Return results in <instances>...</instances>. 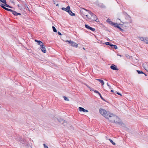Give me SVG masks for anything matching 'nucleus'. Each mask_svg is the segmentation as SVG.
<instances>
[{"instance_id":"f257e3e1","label":"nucleus","mask_w":148,"mask_h":148,"mask_svg":"<svg viewBox=\"0 0 148 148\" xmlns=\"http://www.w3.org/2000/svg\"><path fill=\"white\" fill-rule=\"evenodd\" d=\"M53 119L55 120H57L59 122L62 124V125L65 127H68L70 125L69 123L67 121L61 118H56L54 116Z\"/></svg>"},{"instance_id":"f03ea898","label":"nucleus","mask_w":148,"mask_h":148,"mask_svg":"<svg viewBox=\"0 0 148 148\" xmlns=\"http://www.w3.org/2000/svg\"><path fill=\"white\" fill-rule=\"evenodd\" d=\"M108 118L106 119H108L110 121L113 122L114 121V119L115 118L117 119V116L115 115L114 114L110 113L109 115L108 116Z\"/></svg>"},{"instance_id":"7ed1b4c3","label":"nucleus","mask_w":148,"mask_h":148,"mask_svg":"<svg viewBox=\"0 0 148 148\" xmlns=\"http://www.w3.org/2000/svg\"><path fill=\"white\" fill-rule=\"evenodd\" d=\"M99 111L100 113L106 119L107 118H108V116L110 113L109 112L105 110L102 109H100Z\"/></svg>"},{"instance_id":"20e7f679","label":"nucleus","mask_w":148,"mask_h":148,"mask_svg":"<svg viewBox=\"0 0 148 148\" xmlns=\"http://www.w3.org/2000/svg\"><path fill=\"white\" fill-rule=\"evenodd\" d=\"M89 21H95L96 22H99V20L97 19L96 16L93 13H92L91 16H90V18L89 19Z\"/></svg>"},{"instance_id":"39448f33","label":"nucleus","mask_w":148,"mask_h":148,"mask_svg":"<svg viewBox=\"0 0 148 148\" xmlns=\"http://www.w3.org/2000/svg\"><path fill=\"white\" fill-rule=\"evenodd\" d=\"M132 20L130 18H129V20L128 21H125V22H122L121 21V23L119 24L120 25H125V26L126 27L128 25L132 22Z\"/></svg>"},{"instance_id":"423d86ee","label":"nucleus","mask_w":148,"mask_h":148,"mask_svg":"<svg viewBox=\"0 0 148 148\" xmlns=\"http://www.w3.org/2000/svg\"><path fill=\"white\" fill-rule=\"evenodd\" d=\"M85 27L88 30H90L93 32H94L95 30V28H92L86 24H85Z\"/></svg>"},{"instance_id":"0eeeda50","label":"nucleus","mask_w":148,"mask_h":148,"mask_svg":"<svg viewBox=\"0 0 148 148\" xmlns=\"http://www.w3.org/2000/svg\"><path fill=\"white\" fill-rule=\"evenodd\" d=\"M14 60L11 58H9L8 59V62L11 64H15Z\"/></svg>"},{"instance_id":"6e6552de","label":"nucleus","mask_w":148,"mask_h":148,"mask_svg":"<svg viewBox=\"0 0 148 148\" xmlns=\"http://www.w3.org/2000/svg\"><path fill=\"white\" fill-rule=\"evenodd\" d=\"M143 68L148 72V63L145 62L143 64Z\"/></svg>"},{"instance_id":"1a4fd4ad","label":"nucleus","mask_w":148,"mask_h":148,"mask_svg":"<svg viewBox=\"0 0 148 148\" xmlns=\"http://www.w3.org/2000/svg\"><path fill=\"white\" fill-rule=\"evenodd\" d=\"M110 68L113 70H118L119 69L118 68L117 66L116 65L112 64L111 66H110Z\"/></svg>"},{"instance_id":"9d476101","label":"nucleus","mask_w":148,"mask_h":148,"mask_svg":"<svg viewBox=\"0 0 148 148\" xmlns=\"http://www.w3.org/2000/svg\"><path fill=\"white\" fill-rule=\"evenodd\" d=\"M0 1L2 2V4H3V5H5V6L8 8H11L9 5L6 3L5 0H0Z\"/></svg>"},{"instance_id":"9b49d317","label":"nucleus","mask_w":148,"mask_h":148,"mask_svg":"<svg viewBox=\"0 0 148 148\" xmlns=\"http://www.w3.org/2000/svg\"><path fill=\"white\" fill-rule=\"evenodd\" d=\"M63 98L64 99V101L66 103H69L70 102V99L69 97L65 96H63Z\"/></svg>"},{"instance_id":"f8f14e48","label":"nucleus","mask_w":148,"mask_h":148,"mask_svg":"<svg viewBox=\"0 0 148 148\" xmlns=\"http://www.w3.org/2000/svg\"><path fill=\"white\" fill-rule=\"evenodd\" d=\"M40 48L43 53H46V49L45 46L44 45L41 47H40Z\"/></svg>"},{"instance_id":"ddd939ff","label":"nucleus","mask_w":148,"mask_h":148,"mask_svg":"<svg viewBox=\"0 0 148 148\" xmlns=\"http://www.w3.org/2000/svg\"><path fill=\"white\" fill-rule=\"evenodd\" d=\"M91 14H92V12L89 14L86 15L85 16H84V19L86 20V21H89V19L90 18V16H91Z\"/></svg>"},{"instance_id":"4468645a","label":"nucleus","mask_w":148,"mask_h":148,"mask_svg":"<svg viewBox=\"0 0 148 148\" xmlns=\"http://www.w3.org/2000/svg\"><path fill=\"white\" fill-rule=\"evenodd\" d=\"M35 41L37 42V44L39 45L40 46V47H41V46H42L43 45H44L42 41H40L38 40H35Z\"/></svg>"},{"instance_id":"2eb2a0df","label":"nucleus","mask_w":148,"mask_h":148,"mask_svg":"<svg viewBox=\"0 0 148 148\" xmlns=\"http://www.w3.org/2000/svg\"><path fill=\"white\" fill-rule=\"evenodd\" d=\"M90 12L87 10L86 9H85L84 8V16H85L86 15H87L88 14H89V13H91Z\"/></svg>"},{"instance_id":"dca6fc26","label":"nucleus","mask_w":148,"mask_h":148,"mask_svg":"<svg viewBox=\"0 0 148 148\" xmlns=\"http://www.w3.org/2000/svg\"><path fill=\"white\" fill-rule=\"evenodd\" d=\"M118 119L117 118H115L114 119V121L113 122H114L116 123H121V121L119 118L117 117Z\"/></svg>"},{"instance_id":"f3484780","label":"nucleus","mask_w":148,"mask_h":148,"mask_svg":"<svg viewBox=\"0 0 148 148\" xmlns=\"http://www.w3.org/2000/svg\"><path fill=\"white\" fill-rule=\"evenodd\" d=\"M71 45L73 47L77 48L78 47V45L77 43L73 41L71 44Z\"/></svg>"},{"instance_id":"a211bd4d","label":"nucleus","mask_w":148,"mask_h":148,"mask_svg":"<svg viewBox=\"0 0 148 148\" xmlns=\"http://www.w3.org/2000/svg\"><path fill=\"white\" fill-rule=\"evenodd\" d=\"M96 79L101 84L102 86H103L104 84V82L103 80H102L99 79Z\"/></svg>"},{"instance_id":"6ab92c4d","label":"nucleus","mask_w":148,"mask_h":148,"mask_svg":"<svg viewBox=\"0 0 148 148\" xmlns=\"http://www.w3.org/2000/svg\"><path fill=\"white\" fill-rule=\"evenodd\" d=\"M107 21L108 23H109L110 24V25H113V23H114V22H112V21H111L110 19H108L107 20Z\"/></svg>"},{"instance_id":"aec40b11","label":"nucleus","mask_w":148,"mask_h":148,"mask_svg":"<svg viewBox=\"0 0 148 148\" xmlns=\"http://www.w3.org/2000/svg\"><path fill=\"white\" fill-rule=\"evenodd\" d=\"M68 13L69 14L72 16H75V14L73 13V12L70 10L69 11Z\"/></svg>"},{"instance_id":"412c9836","label":"nucleus","mask_w":148,"mask_h":148,"mask_svg":"<svg viewBox=\"0 0 148 148\" xmlns=\"http://www.w3.org/2000/svg\"><path fill=\"white\" fill-rule=\"evenodd\" d=\"M12 14H14V15H20L21 14L20 13H17L15 11H13L12 12Z\"/></svg>"},{"instance_id":"4be33fe9","label":"nucleus","mask_w":148,"mask_h":148,"mask_svg":"<svg viewBox=\"0 0 148 148\" xmlns=\"http://www.w3.org/2000/svg\"><path fill=\"white\" fill-rule=\"evenodd\" d=\"M1 6L2 8H3V9H4L7 10H8V11L9 10V9L8 8H6L5 7V5H3V4H1V5H0Z\"/></svg>"},{"instance_id":"5701e85b","label":"nucleus","mask_w":148,"mask_h":148,"mask_svg":"<svg viewBox=\"0 0 148 148\" xmlns=\"http://www.w3.org/2000/svg\"><path fill=\"white\" fill-rule=\"evenodd\" d=\"M70 7L69 6H68L66 8V11L67 12H69V11H70Z\"/></svg>"},{"instance_id":"b1692460","label":"nucleus","mask_w":148,"mask_h":148,"mask_svg":"<svg viewBox=\"0 0 148 148\" xmlns=\"http://www.w3.org/2000/svg\"><path fill=\"white\" fill-rule=\"evenodd\" d=\"M139 39L141 41H142L144 42L145 37H139Z\"/></svg>"},{"instance_id":"393cba45","label":"nucleus","mask_w":148,"mask_h":148,"mask_svg":"<svg viewBox=\"0 0 148 148\" xmlns=\"http://www.w3.org/2000/svg\"><path fill=\"white\" fill-rule=\"evenodd\" d=\"M52 28H53V31L54 32H57V30L55 27L53 26Z\"/></svg>"},{"instance_id":"a878e982","label":"nucleus","mask_w":148,"mask_h":148,"mask_svg":"<svg viewBox=\"0 0 148 148\" xmlns=\"http://www.w3.org/2000/svg\"><path fill=\"white\" fill-rule=\"evenodd\" d=\"M78 109L79 111L80 112L83 111V108L82 107H79Z\"/></svg>"},{"instance_id":"bb28decb","label":"nucleus","mask_w":148,"mask_h":148,"mask_svg":"<svg viewBox=\"0 0 148 148\" xmlns=\"http://www.w3.org/2000/svg\"><path fill=\"white\" fill-rule=\"evenodd\" d=\"M144 42L148 44V38L145 37Z\"/></svg>"},{"instance_id":"cd10ccee","label":"nucleus","mask_w":148,"mask_h":148,"mask_svg":"<svg viewBox=\"0 0 148 148\" xmlns=\"http://www.w3.org/2000/svg\"><path fill=\"white\" fill-rule=\"evenodd\" d=\"M108 140L113 145H115L116 144L112 140L110 139H109Z\"/></svg>"},{"instance_id":"c85d7f7f","label":"nucleus","mask_w":148,"mask_h":148,"mask_svg":"<svg viewBox=\"0 0 148 148\" xmlns=\"http://www.w3.org/2000/svg\"><path fill=\"white\" fill-rule=\"evenodd\" d=\"M118 24L117 23H114L112 25L114 26V27H116L118 25Z\"/></svg>"},{"instance_id":"c756f323","label":"nucleus","mask_w":148,"mask_h":148,"mask_svg":"<svg viewBox=\"0 0 148 148\" xmlns=\"http://www.w3.org/2000/svg\"><path fill=\"white\" fill-rule=\"evenodd\" d=\"M136 71L138 74L144 73L142 71L138 70H137Z\"/></svg>"},{"instance_id":"7c9ffc66","label":"nucleus","mask_w":148,"mask_h":148,"mask_svg":"<svg viewBox=\"0 0 148 148\" xmlns=\"http://www.w3.org/2000/svg\"><path fill=\"white\" fill-rule=\"evenodd\" d=\"M112 47L113 48H114V49H117V46L116 45H112Z\"/></svg>"},{"instance_id":"2f4dec72","label":"nucleus","mask_w":148,"mask_h":148,"mask_svg":"<svg viewBox=\"0 0 148 148\" xmlns=\"http://www.w3.org/2000/svg\"><path fill=\"white\" fill-rule=\"evenodd\" d=\"M65 41L67 42L68 43L71 44L72 42H73L71 40H65Z\"/></svg>"},{"instance_id":"473e14b6","label":"nucleus","mask_w":148,"mask_h":148,"mask_svg":"<svg viewBox=\"0 0 148 148\" xmlns=\"http://www.w3.org/2000/svg\"><path fill=\"white\" fill-rule=\"evenodd\" d=\"M94 91L95 93L98 94L99 95L100 94L99 92H98L96 90H94Z\"/></svg>"},{"instance_id":"72a5a7b5","label":"nucleus","mask_w":148,"mask_h":148,"mask_svg":"<svg viewBox=\"0 0 148 148\" xmlns=\"http://www.w3.org/2000/svg\"><path fill=\"white\" fill-rule=\"evenodd\" d=\"M104 44L107 45H110V43L108 42H106L104 43Z\"/></svg>"},{"instance_id":"f704fd0d","label":"nucleus","mask_w":148,"mask_h":148,"mask_svg":"<svg viewBox=\"0 0 148 148\" xmlns=\"http://www.w3.org/2000/svg\"><path fill=\"white\" fill-rule=\"evenodd\" d=\"M18 7H20L22 8V6L21 4H18Z\"/></svg>"},{"instance_id":"c9c22d12","label":"nucleus","mask_w":148,"mask_h":148,"mask_svg":"<svg viewBox=\"0 0 148 148\" xmlns=\"http://www.w3.org/2000/svg\"><path fill=\"white\" fill-rule=\"evenodd\" d=\"M99 95L100 96L101 98L103 100H104V99H103V98L102 97L101 95V94Z\"/></svg>"},{"instance_id":"e433bc0d","label":"nucleus","mask_w":148,"mask_h":148,"mask_svg":"<svg viewBox=\"0 0 148 148\" xmlns=\"http://www.w3.org/2000/svg\"><path fill=\"white\" fill-rule=\"evenodd\" d=\"M44 146V148H48V147L47 146V145L45 144H44L43 145Z\"/></svg>"},{"instance_id":"4c0bfd02","label":"nucleus","mask_w":148,"mask_h":148,"mask_svg":"<svg viewBox=\"0 0 148 148\" xmlns=\"http://www.w3.org/2000/svg\"><path fill=\"white\" fill-rule=\"evenodd\" d=\"M62 9L63 10H64V11H66V8H62Z\"/></svg>"},{"instance_id":"58836bf2","label":"nucleus","mask_w":148,"mask_h":148,"mask_svg":"<svg viewBox=\"0 0 148 148\" xmlns=\"http://www.w3.org/2000/svg\"><path fill=\"white\" fill-rule=\"evenodd\" d=\"M54 4H55L57 6H59V4L57 3H56V2H54Z\"/></svg>"},{"instance_id":"ea45409f","label":"nucleus","mask_w":148,"mask_h":148,"mask_svg":"<svg viewBox=\"0 0 148 148\" xmlns=\"http://www.w3.org/2000/svg\"><path fill=\"white\" fill-rule=\"evenodd\" d=\"M88 112V111L86 110H85L84 109V112Z\"/></svg>"},{"instance_id":"a19ab883","label":"nucleus","mask_w":148,"mask_h":148,"mask_svg":"<svg viewBox=\"0 0 148 148\" xmlns=\"http://www.w3.org/2000/svg\"><path fill=\"white\" fill-rule=\"evenodd\" d=\"M58 34L60 35H62V34H61V33L60 32H58Z\"/></svg>"},{"instance_id":"79ce46f5","label":"nucleus","mask_w":148,"mask_h":148,"mask_svg":"<svg viewBox=\"0 0 148 148\" xmlns=\"http://www.w3.org/2000/svg\"><path fill=\"white\" fill-rule=\"evenodd\" d=\"M117 94H118L119 95H121V96H122L121 94H120V93L118 92H117Z\"/></svg>"},{"instance_id":"37998d69","label":"nucleus","mask_w":148,"mask_h":148,"mask_svg":"<svg viewBox=\"0 0 148 148\" xmlns=\"http://www.w3.org/2000/svg\"><path fill=\"white\" fill-rule=\"evenodd\" d=\"M121 31H123V30L120 27L119 28Z\"/></svg>"},{"instance_id":"c03bdc74","label":"nucleus","mask_w":148,"mask_h":148,"mask_svg":"<svg viewBox=\"0 0 148 148\" xmlns=\"http://www.w3.org/2000/svg\"><path fill=\"white\" fill-rule=\"evenodd\" d=\"M89 88L90 89V91H94V90L92 89V88Z\"/></svg>"},{"instance_id":"a18cd8bd","label":"nucleus","mask_w":148,"mask_h":148,"mask_svg":"<svg viewBox=\"0 0 148 148\" xmlns=\"http://www.w3.org/2000/svg\"><path fill=\"white\" fill-rule=\"evenodd\" d=\"M119 25H120L119 24H118V25L116 27H117L118 28H120V27L119 26Z\"/></svg>"},{"instance_id":"49530a36","label":"nucleus","mask_w":148,"mask_h":148,"mask_svg":"<svg viewBox=\"0 0 148 148\" xmlns=\"http://www.w3.org/2000/svg\"><path fill=\"white\" fill-rule=\"evenodd\" d=\"M108 87L109 88L111 89H112V88L111 87V86L110 85L108 86Z\"/></svg>"},{"instance_id":"de8ad7c7","label":"nucleus","mask_w":148,"mask_h":148,"mask_svg":"<svg viewBox=\"0 0 148 148\" xmlns=\"http://www.w3.org/2000/svg\"><path fill=\"white\" fill-rule=\"evenodd\" d=\"M8 11L13 12V11L12 10L10 9H9Z\"/></svg>"},{"instance_id":"09e8293b","label":"nucleus","mask_w":148,"mask_h":148,"mask_svg":"<svg viewBox=\"0 0 148 148\" xmlns=\"http://www.w3.org/2000/svg\"><path fill=\"white\" fill-rule=\"evenodd\" d=\"M112 45V44H110V45H110V46H111L112 47V45Z\"/></svg>"},{"instance_id":"8fccbe9b","label":"nucleus","mask_w":148,"mask_h":148,"mask_svg":"<svg viewBox=\"0 0 148 148\" xmlns=\"http://www.w3.org/2000/svg\"><path fill=\"white\" fill-rule=\"evenodd\" d=\"M107 85L108 86L109 85L108 84V83H107Z\"/></svg>"},{"instance_id":"3c124183","label":"nucleus","mask_w":148,"mask_h":148,"mask_svg":"<svg viewBox=\"0 0 148 148\" xmlns=\"http://www.w3.org/2000/svg\"><path fill=\"white\" fill-rule=\"evenodd\" d=\"M111 92H113V90H111Z\"/></svg>"},{"instance_id":"603ef678","label":"nucleus","mask_w":148,"mask_h":148,"mask_svg":"<svg viewBox=\"0 0 148 148\" xmlns=\"http://www.w3.org/2000/svg\"><path fill=\"white\" fill-rule=\"evenodd\" d=\"M117 56H121V55H119V54H117Z\"/></svg>"},{"instance_id":"864d4df0","label":"nucleus","mask_w":148,"mask_h":148,"mask_svg":"<svg viewBox=\"0 0 148 148\" xmlns=\"http://www.w3.org/2000/svg\"><path fill=\"white\" fill-rule=\"evenodd\" d=\"M145 75H146L145 74Z\"/></svg>"}]
</instances>
